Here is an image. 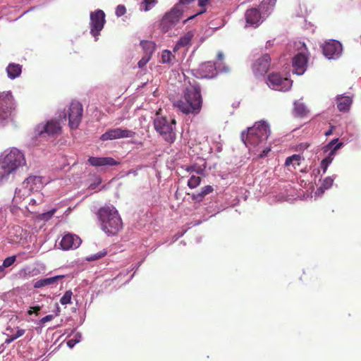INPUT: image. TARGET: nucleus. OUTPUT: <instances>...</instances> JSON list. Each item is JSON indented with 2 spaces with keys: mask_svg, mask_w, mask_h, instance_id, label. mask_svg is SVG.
<instances>
[{
  "mask_svg": "<svg viewBox=\"0 0 361 361\" xmlns=\"http://www.w3.org/2000/svg\"><path fill=\"white\" fill-rule=\"evenodd\" d=\"M158 2V0H142L141 6L145 11L152 9Z\"/></svg>",
  "mask_w": 361,
  "mask_h": 361,
  "instance_id": "obj_30",
  "label": "nucleus"
},
{
  "mask_svg": "<svg viewBox=\"0 0 361 361\" xmlns=\"http://www.w3.org/2000/svg\"><path fill=\"white\" fill-rule=\"evenodd\" d=\"M82 243L81 239L75 234L67 233L62 238L60 245L63 250L78 248Z\"/></svg>",
  "mask_w": 361,
  "mask_h": 361,
  "instance_id": "obj_16",
  "label": "nucleus"
},
{
  "mask_svg": "<svg viewBox=\"0 0 361 361\" xmlns=\"http://www.w3.org/2000/svg\"><path fill=\"white\" fill-rule=\"evenodd\" d=\"M102 231L109 235L117 234L123 228L122 219L112 205H105L97 212Z\"/></svg>",
  "mask_w": 361,
  "mask_h": 361,
  "instance_id": "obj_3",
  "label": "nucleus"
},
{
  "mask_svg": "<svg viewBox=\"0 0 361 361\" xmlns=\"http://www.w3.org/2000/svg\"><path fill=\"white\" fill-rule=\"evenodd\" d=\"M25 331L24 329H18L16 333L13 335L16 339H17L19 337H21L24 334Z\"/></svg>",
  "mask_w": 361,
  "mask_h": 361,
  "instance_id": "obj_45",
  "label": "nucleus"
},
{
  "mask_svg": "<svg viewBox=\"0 0 361 361\" xmlns=\"http://www.w3.org/2000/svg\"><path fill=\"white\" fill-rule=\"evenodd\" d=\"M194 37V33L192 31H189L186 32L183 36H182L176 42L173 50L176 51L181 47H184L190 44L192 39Z\"/></svg>",
  "mask_w": 361,
  "mask_h": 361,
  "instance_id": "obj_24",
  "label": "nucleus"
},
{
  "mask_svg": "<svg viewBox=\"0 0 361 361\" xmlns=\"http://www.w3.org/2000/svg\"><path fill=\"white\" fill-rule=\"evenodd\" d=\"M201 183V178L200 176H192L188 181V185L190 188L197 187Z\"/></svg>",
  "mask_w": 361,
  "mask_h": 361,
  "instance_id": "obj_32",
  "label": "nucleus"
},
{
  "mask_svg": "<svg viewBox=\"0 0 361 361\" xmlns=\"http://www.w3.org/2000/svg\"><path fill=\"white\" fill-rule=\"evenodd\" d=\"M135 135V133L130 130L121 128H110L101 135L100 140L106 141L120 138H132Z\"/></svg>",
  "mask_w": 361,
  "mask_h": 361,
  "instance_id": "obj_12",
  "label": "nucleus"
},
{
  "mask_svg": "<svg viewBox=\"0 0 361 361\" xmlns=\"http://www.w3.org/2000/svg\"><path fill=\"white\" fill-rule=\"evenodd\" d=\"M214 190L212 186L211 185H206L203 187L201 190V192L203 194V195L206 196L207 195L212 192Z\"/></svg>",
  "mask_w": 361,
  "mask_h": 361,
  "instance_id": "obj_39",
  "label": "nucleus"
},
{
  "mask_svg": "<svg viewBox=\"0 0 361 361\" xmlns=\"http://www.w3.org/2000/svg\"><path fill=\"white\" fill-rule=\"evenodd\" d=\"M204 197L205 196L203 195V194L201 192L197 194L192 195V199L198 202H202L204 200Z\"/></svg>",
  "mask_w": 361,
  "mask_h": 361,
  "instance_id": "obj_38",
  "label": "nucleus"
},
{
  "mask_svg": "<svg viewBox=\"0 0 361 361\" xmlns=\"http://www.w3.org/2000/svg\"><path fill=\"white\" fill-rule=\"evenodd\" d=\"M187 171H189V172H191V171H195V166H188L187 168Z\"/></svg>",
  "mask_w": 361,
  "mask_h": 361,
  "instance_id": "obj_53",
  "label": "nucleus"
},
{
  "mask_svg": "<svg viewBox=\"0 0 361 361\" xmlns=\"http://www.w3.org/2000/svg\"><path fill=\"white\" fill-rule=\"evenodd\" d=\"M302 157L300 154H293L286 158L285 165L287 166H293L294 169L300 164Z\"/></svg>",
  "mask_w": 361,
  "mask_h": 361,
  "instance_id": "obj_28",
  "label": "nucleus"
},
{
  "mask_svg": "<svg viewBox=\"0 0 361 361\" xmlns=\"http://www.w3.org/2000/svg\"><path fill=\"white\" fill-rule=\"evenodd\" d=\"M25 163L24 155L20 151L16 148L11 149L0 161V182L7 180L9 176Z\"/></svg>",
  "mask_w": 361,
  "mask_h": 361,
  "instance_id": "obj_4",
  "label": "nucleus"
},
{
  "mask_svg": "<svg viewBox=\"0 0 361 361\" xmlns=\"http://www.w3.org/2000/svg\"><path fill=\"white\" fill-rule=\"evenodd\" d=\"M16 257L15 255L8 257L4 260L2 265L4 268L9 267L13 264V263L16 262Z\"/></svg>",
  "mask_w": 361,
  "mask_h": 361,
  "instance_id": "obj_35",
  "label": "nucleus"
},
{
  "mask_svg": "<svg viewBox=\"0 0 361 361\" xmlns=\"http://www.w3.org/2000/svg\"><path fill=\"white\" fill-rule=\"evenodd\" d=\"M151 56L149 55H145L138 61V67L142 68L150 60Z\"/></svg>",
  "mask_w": 361,
  "mask_h": 361,
  "instance_id": "obj_36",
  "label": "nucleus"
},
{
  "mask_svg": "<svg viewBox=\"0 0 361 361\" xmlns=\"http://www.w3.org/2000/svg\"><path fill=\"white\" fill-rule=\"evenodd\" d=\"M87 161L90 165L96 167L104 166H116L119 164V162L116 161L112 157H90Z\"/></svg>",
  "mask_w": 361,
  "mask_h": 361,
  "instance_id": "obj_18",
  "label": "nucleus"
},
{
  "mask_svg": "<svg viewBox=\"0 0 361 361\" xmlns=\"http://www.w3.org/2000/svg\"><path fill=\"white\" fill-rule=\"evenodd\" d=\"M105 255H106V252H101L99 253H97L96 255L90 256L87 259L88 260H96V259L103 257Z\"/></svg>",
  "mask_w": 361,
  "mask_h": 361,
  "instance_id": "obj_41",
  "label": "nucleus"
},
{
  "mask_svg": "<svg viewBox=\"0 0 361 361\" xmlns=\"http://www.w3.org/2000/svg\"><path fill=\"white\" fill-rule=\"evenodd\" d=\"M245 19L247 25L257 27L263 22V16L257 8H248L245 13Z\"/></svg>",
  "mask_w": 361,
  "mask_h": 361,
  "instance_id": "obj_14",
  "label": "nucleus"
},
{
  "mask_svg": "<svg viewBox=\"0 0 361 361\" xmlns=\"http://www.w3.org/2000/svg\"><path fill=\"white\" fill-rule=\"evenodd\" d=\"M126 13V8L123 5H118L116 9V15L117 17H121Z\"/></svg>",
  "mask_w": 361,
  "mask_h": 361,
  "instance_id": "obj_37",
  "label": "nucleus"
},
{
  "mask_svg": "<svg viewBox=\"0 0 361 361\" xmlns=\"http://www.w3.org/2000/svg\"><path fill=\"white\" fill-rule=\"evenodd\" d=\"M4 267L3 265L0 266V272H1L4 270Z\"/></svg>",
  "mask_w": 361,
  "mask_h": 361,
  "instance_id": "obj_57",
  "label": "nucleus"
},
{
  "mask_svg": "<svg viewBox=\"0 0 361 361\" xmlns=\"http://www.w3.org/2000/svg\"><path fill=\"white\" fill-rule=\"evenodd\" d=\"M6 72L9 78L15 79L21 74L22 66L17 63H10L6 68Z\"/></svg>",
  "mask_w": 361,
  "mask_h": 361,
  "instance_id": "obj_25",
  "label": "nucleus"
},
{
  "mask_svg": "<svg viewBox=\"0 0 361 361\" xmlns=\"http://www.w3.org/2000/svg\"><path fill=\"white\" fill-rule=\"evenodd\" d=\"M271 58L269 54H264L257 59L252 65V71L256 75L265 74L270 66Z\"/></svg>",
  "mask_w": 361,
  "mask_h": 361,
  "instance_id": "obj_15",
  "label": "nucleus"
},
{
  "mask_svg": "<svg viewBox=\"0 0 361 361\" xmlns=\"http://www.w3.org/2000/svg\"><path fill=\"white\" fill-rule=\"evenodd\" d=\"M302 47L304 48V49H305V50H306V49H306V47H305V44H304V43H303V44H302Z\"/></svg>",
  "mask_w": 361,
  "mask_h": 361,
  "instance_id": "obj_58",
  "label": "nucleus"
},
{
  "mask_svg": "<svg viewBox=\"0 0 361 361\" xmlns=\"http://www.w3.org/2000/svg\"><path fill=\"white\" fill-rule=\"evenodd\" d=\"M41 310L40 306H34L31 307L30 309L27 311V314L31 315L33 313H35L37 314L38 312Z\"/></svg>",
  "mask_w": 361,
  "mask_h": 361,
  "instance_id": "obj_42",
  "label": "nucleus"
},
{
  "mask_svg": "<svg viewBox=\"0 0 361 361\" xmlns=\"http://www.w3.org/2000/svg\"><path fill=\"white\" fill-rule=\"evenodd\" d=\"M82 105L77 101L71 103L68 109V125L71 129L78 128L82 116Z\"/></svg>",
  "mask_w": 361,
  "mask_h": 361,
  "instance_id": "obj_9",
  "label": "nucleus"
},
{
  "mask_svg": "<svg viewBox=\"0 0 361 361\" xmlns=\"http://www.w3.org/2000/svg\"><path fill=\"white\" fill-rule=\"evenodd\" d=\"M14 340H16V338H14L13 336H11L9 338L6 339L5 343L9 344V343H12Z\"/></svg>",
  "mask_w": 361,
  "mask_h": 361,
  "instance_id": "obj_48",
  "label": "nucleus"
},
{
  "mask_svg": "<svg viewBox=\"0 0 361 361\" xmlns=\"http://www.w3.org/2000/svg\"><path fill=\"white\" fill-rule=\"evenodd\" d=\"M270 135L269 126L265 122L255 123L252 127L248 128L245 133H241V140L250 149L258 151L262 149L259 156L264 157L270 152V147H264L267 140Z\"/></svg>",
  "mask_w": 361,
  "mask_h": 361,
  "instance_id": "obj_1",
  "label": "nucleus"
},
{
  "mask_svg": "<svg viewBox=\"0 0 361 361\" xmlns=\"http://www.w3.org/2000/svg\"><path fill=\"white\" fill-rule=\"evenodd\" d=\"M56 209H53L51 210H50L49 212H48V214L51 216L52 215L54 214V213L56 212Z\"/></svg>",
  "mask_w": 361,
  "mask_h": 361,
  "instance_id": "obj_54",
  "label": "nucleus"
},
{
  "mask_svg": "<svg viewBox=\"0 0 361 361\" xmlns=\"http://www.w3.org/2000/svg\"><path fill=\"white\" fill-rule=\"evenodd\" d=\"M153 123L156 132L161 136L164 141L169 144H172L175 142L176 139V121L175 118L160 116L157 113Z\"/></svg>",
  "mask_w": 361,
  "mask_h": 361,
  "instance_id": "obj_5",
  "label": "nucleus"
},
{
  "mask_svg": "<svg viewBox=\"0 0 361 361\" xmlns=\"http://www.w3.org/2000/svg\"><path fill=\"white\" fill-rule=\"evenodd\" d=\"M342 51L341 44L336 40H331L326 42L322 46V52L329 59H335L338 58Z\"/></svg>",
  "mask_w": 361,
  "mask_h": 361,
  "instance_id": "obj_13",
  "label": "nucleus"
},
{
  "mask_svg": "<svg viewBox=\"0 0 361 361\" xmlns=\"http://www.w3.org/2000/svg\"><path fill=\"white\" fill-rule=\"evenodd\" d=\"M175 56L172 54V53L169 50H164L161 54V62L163 63H169L171 62L172 59H174Z\"/></svg>",
  "mask_w": 361,
  "mask_h": 361,
  "instance_id": "obj_31",
  "label": "nucleus"
},
{
  "mask_svg": "<svg viewBox=\"0 0 361 361\" xmlns=\"http://www.w3.org/2000/svg\"><path fill=\"white\" fill-rule=\"evenodd\" d=\"M334 128V126H331V128H330L328 131H326V132L325 133V135H326V136H329V135H331V134H332V132H333Z\"/></svg>",
  "mask_w": 361,
  "mask_h": 361,
  "instance_id": "obj_50",
  "label": "nucleus"
},
{
  "mask_svg": "<svg viewBox=\"0 0 361 361\" xmlns=\"http://www.w3.org/2000/svg\"><path fill=\"white\" fill-rule=\"evenodd\" d=\"M209 0H198V5L200 7H204L208 3Z\"/></svg>",
  "mask_w": 361,
  "mask_h": 361,
  "instance_id": "obj_47",
  "label": "nucleus"
},
{
  "mask_svg": "<svg viewBox=\"0 0 361 361\" xmlns=\"http://www.w3.org/2000/svg\"><path fill=\"white\" fill-rule=\"evenodd\" d=\"M105 23V13L102 10H97L90 14L91 34L97 38L103 29Z\"/></svg>",
  "mask_w": 361,
  "mask_h": 361,
  "instance_id": "obj_11",
  "label": "nucleus"
},
{
  "mask_svg": "<svg viewBox=\"0 0 361 361\" xmlns=\"http://www.w3.org/2000/svg\"><path fill=\"white\" fill-rule=\"evenodd\" d=\"M329 164L327 161H326V160L323 159L322 161V162H321V167L322 168L324 173L326 172Z\"/></svg>",
  "mask_w": 361,
  "mask_h": 361,
  "instance_id": "obj_46",
  "label": "nucleus"
},
{
  "mask_svg": "<svg viewBox=\"0 0 361 361\" xmlns=\"http://www.w3.org/2000/svg\"><path fill=\"white\" fill-rule=\"evenodd\" d=\"M31 194V192L22 184V187L16 188L15 195L13 199V202L16 204H19L23 200L28 197Z\"/></svg>",
  "mask_w": 361,
  "mask_h": 361,
  "instance_id": "obj_23",
  "label": "nucleus"
},
{
  "mask_svg": "<svg viewBox=\"0 0 361 361\" xmlns=\"http://www.w3.org/2000/svg\"><path fill=\"white\" fill-rule=\"evenodd\" d=\"M331 156L332 155H330V154H329V156L324 159L326 160V161H327L329 164H330L332 161Z\"/></svg>",
  "mask_w": 361,
  "mask_h": 361,
  "instance_id": "obj_52",
  "label": "nucleus"
},
{
  "mask_svg": "<svg viewBox=\"0 0 361 361\" xmlns=\"http://www.w3.org/2000/svg\"><path fill=\"white\" fill-rule=\"evenodd\" d=\"M333 183H334L333 178H331V177H326V178L324 179V180L321 185V188L322 189L327 190L331 187V185H333Z\"/></svg>",
  "mask_w": 361,
  "mask_h": 361,
  "instance_id": "obj_34",
  "label": "nucleus"
},
{
  "mask_svg": "<svg viewBox=\"0 0 361 361\" xmlns=\"http://www.w3.org/2000/svg\"><path fill=\"white\" fill-rule=\"evenodd\" d=\"M307 57L304 51L298 53L293 59V73L297 75H302L307 68Z\"/></svg>",
  "mask_w": 361,
  "mask_h": 361,
  "instance_id": "obj_17",
  "label": "nucleus"
},
{
  "mask_svg": "<svg viewBox=\"0 0 361 361\" xmlns=\"http://www.w3.org/2000/svg\"><path fill=\"white\" fill-rule=\"evenodd\" d=\"M23 183L32 192L38 190L42 187V178L41 176H30Z\"/></svg>",
  "mask_w": 361,
  "mask_h": 361,
  "instance_id": "obj_19",
  "label": "nucleus"
},
{
  "mask_svg": "<svg viewBox=\"0 0 361 361\" xmlns=\"http://www.w3.org/2000/svg\"><path fill=\"white\" fill-rule=\"evenodd\" d=\"M352 98L348 96H339L336 98V104L340 111L346 112L352 104Z\"/></svg>",
  "mask_w": 361,
  "mask_h": 361,
  "instance_id": "obj_21",
  "label": "nucleus"
},
{
  "mask_svg": "<svg viewBox=\"0 0 361 361\" xmlns=\"http://www.w3.org/2000/svg\"><path fill=\"white\" fill-rule=\"evenodd\" d=\"M195 1V0H179L178 3L176 5L179 6V8H183V6H187Z\"/></svg>",
  "mask_w": 361,
  "mask_h": 361,
  "instance_id": "obj_40",
  "label": "nucleus"
},
{
  "mask_svg": "<svg viewBox=\"0 0 361 361\" xmlns=\"http://www.w3.org/2000/svg\"><path fill=\"white\" fill-rule=\"evenodd\" d=\"M310 145L307 142L300 143L298 145L297 148L299 150H304L308 148Z\"/></svg>",
  "mask_w": 361,
  "mask_h": 361,
  "instance_id": "obj_44",
  "label": "nucleus"
},
{
  "mask_svg": "<svg viewBox=\"0 0 361 361\" xmlns=\"http://www.w3.org/2000/svg\"><path fill=\"white\" fill-rule=\"evenodd\" d=\"M16 114V106L11 93L0 95V124L12 121Z\"/></svg>",
  "mask_w": 361,
  "mask_h": 361,
  "instance_id": "obj_6",
  "label": "nucleus"
},
{
  "mask_svg": "<svg viewBox=\"0 0 361 361\" xmlns=\"http://www.w3.org/2000/svg\"><path fill=\"white\" fill-rule=\"evenodd\" d=\"M202 97L200 87L192 85L185 88L183 98L175 106L185 114H198L202 109Z\"/></svg>",
  "mask_w": 361,
  "mask_h": 361,
  "instance_id": "obj_2",
  "label": "nucleus"
},
{
  "mask_svg": "<svg viewBox=\"0 0 361 361\" xmlns=\"http://www.w3.org/2000/svg\"><path fill=\"white\" fill-rule=\"evenodd\" d=\"M294 112L299 117H305L309 114V110L302 102L297 101L294 103Z\"/></svg>",
  "mask_w": 361,
  "mask_h": 361,
  "instance_id": "obj_26",
  "label": "nucleus"
},
{
  "mask_svg": "<svg viewBox=\"0 0 361 361\" xmlns=\"http://www.w3.org/2000/svg\"><path fill=\"white\" fill-rule=\"evenodd\" d=\"M338 139H334L331 140L326 146V147L328 148V149H331L330 155H334L336 150L338 149L342 145V142H338Z\"/></svg>",
  "mask_w": 361,
  "mask_h": 361,
  "instance_id": "obj_29",
  "label": "nucleus"
},
{
  "mask_svg": "<svg viewBox=\"0 0 361 361\" xmlns=\"http://www.w3.org/2000/svg\"><path fill=\"white\" fill-rule=\"evenodd\" d=\"M61 127L59 123L54 120H50L47 123H40L35 128V136H55L61 133Z\"/></svg>",
  "mask_w": 361,
  "mask_h": 361,
  "instance_id": "obj_8",
  "label": "nucleus"
},
{
  "mask_svg": "<svg viewBox=\"0 0 361 361\" xmlns=\"http://www.w3.org/2000/svg\"><path fill=\"white\" fill-rule=\"evenodd\" d=\"M276 2V0H263L260 3L258 9L260 11L264 18H267L271 14L274 10Z\"/></svg>",
  "mask_w": 361,
  "mask_h": 361,
  "instance_id": "obj_20",
  "label": "nucleus"
},
{
  "mask_svg": "<svg viewBox=\"0 0 361 361\" xmlns=\"http://www.w3.org/2000/svg\"><path fill=\"white\" fill-rule=\"evenodd\" d=\"M206 11V9L205 8H203L202 10H201L200 11H199L198 13H197L195 15H193L190 17L188 18V19H192L194 18L196 16H198V15H200V14H202L204 13V12Z\"/></svg>",
  "mask_w": 361,
  "mask_h": 361,
  "instance_id": "obj_49",
  "label": "nucleus"
},
{
  "mask_svg": "<svg viewBox=\"0 0 361 361\" xmlns=\"http://www.w3.org/2000/svg\"><path fill=\"white\" fill-rule=\"evenodd\" d=\"M54 319V316L52 314H49L45 316L44 317L40 319V323L44 324L47 322L51 321Z\"/></svg>",
  "mask_w": 361,
  "mask_h": 361,
  "instance_id": "obj_43",
  "label": "nucleus"
},
{
  "mask_svg": "<svg viewBox=\"0 0 361 361\" xmlns=\"http://www.w3.org/2000/svg\"><path fill=\"white\" fill-rule=\"evenodd\" d=\"M63 278V276L59 275V276H55L50 277V278L42 279L37 281L34 283L33 286L35 288H42L44 286L53 285V284L57 283L58 281Z\"/></svg>",
  "mask_w": 361,
  "mask_h": 361,
  "instance_id": "obj_22",
  "label": "nucleus"
},
{
  "mask_svg": "<svg viewBox=\"0 0 361 361\" xmlns=\"http://www.w3.org/2000/svg\"><path fill=\"white\" fill-rule=\"evenodd\" d=\"M183 12V8H179V6L175 5L170 12L165 14L161 20V28L163 32L169 31L175 25L181 18Z\"/></svg>",
  "mask_w": 361,
  "mask_h": 361,
  "instance_id": "obj_7",
  "label": "nucleus"
},
{
  "mask_svg": "<svg viewBox=\"0 0 361 361\" xmlns=\"http://www.w3.org/2000/svg\"><path fill=\"white\" fill-rule=\"evenodd\" d=\"M267 85L277 90H287L290 88L292 81L287 78H283L278 73H272L268 75Z\"/></svg>",
  "mask_w": 361,
  "mask_h": 361,
  "instance_id": "obj_10",
  "label": "nucleus"
},
{
  "mask_svg": "<svg viewBox=\"0 0 361 361\" xmlns=\"http://www.w3.org/2000/svg\"><path fill=\"white\" fill-rule=\"evenodd\" d=\"M73 293L71 290H66L64 295L61 298L60 302L61 305H67L71 302Z\"/></svg>",
  "mask_w": 361,
  "mask_h": 361,
  "instance_id": "obj_33",
  "label": "nucleus"
},
{
  "mask_svg": "<svg viewBox=\"0 0 361 361\" xmlns=\"http://www.w3.org/2000/svg\"><path fill=\"white\" fill-rule=\"evenodd\" d=\"M208 66L207 64H202L201 66L202 68H207Z\"/></svg>",
  "mask_w": 361,
  "mask_h": 361,
  "instance_id": "obj_56",
  "label": "nucleus"
},
{
  "mask_svg": "<svg viewBox=\"0 0 361 361\" xmlns=\"http://www.w3.org/2000/svg\"><path fill=\"white\" fill-rule=\"evenodd\" d=\"M224 54L222 52H219L217 54V59L220 61H222L224 59Z\"/></svg>",
  "mask_w": 361,
  "mask_h": 361,
  "instance_id": "obj_51",
  "label": "nucleus"
},
{
  "mask_svg": "<svg viewBox=\"0 0 361 361\" xmlns=\"http://www.w3.org/2000/svg\"><path fill=\"white\" fill-rule=\"evenodd\" d=\"M140 45L145 55L151 56L155 50V44L152 41H141Z\"/></svg>",
  "mask_w": 361,
  "mask_h": 361,
  "instance_id": "obj_27",
  "label": "nucleus"
},
{
  "mask_svg": "<svg viewBox=\"0 0 361 361\" xmlns=\"http://www.w3.org/2000/svg\"><path fill=\"white\" fill-rule=\"evenodd\" d=\"M73 341L72 340H70L68 341V345L70 346V347H72L73 346Z\"/></svg>",
  "mask_w": 361,
  "mask_h": 361,
  "instance_id": "obj_55",
  "label": "nucleus"
}]
</instances>
